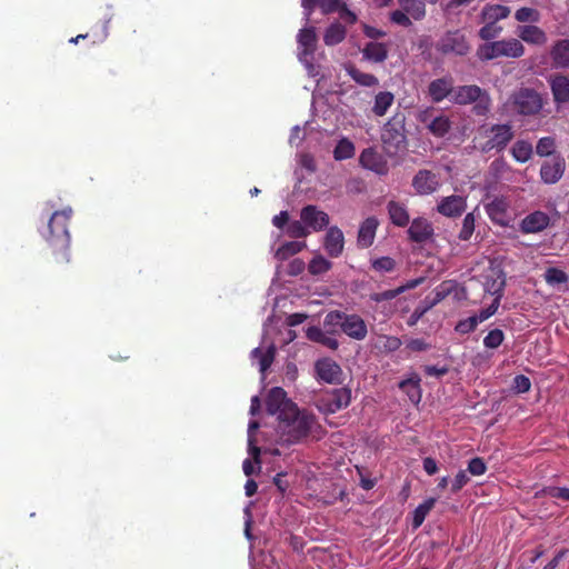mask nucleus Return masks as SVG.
Masks as SVG:
<instances>
[{
  "label": "nucleus",
  "instance_id": "obj_23",
  "mask_svg": "<svg viewBox=\"0 0 569 569\" xmlns=\"http://www.w3.org/2000/svg\"><path fill=\"white\" fill-rule=\"evenodd\" d=\"M550 224V216L543 211H533L520 222V230L525 233H537Z\"/></svg>",
  "mask_w": 569,
  "mask_h": 569
},
{
  "label": "nucleus",
  "instance_id": "obj_38",
  "mask_svg": "<svg viewBox=\"0 0 569 569\" xmlns=\"http://www.w3.org/2000/svg\"><path fill=\"white\" fill-rule=\"evenodd\" d=\"M346 34V28L342 24L335 22L326 29L323 41L327 46H335L342 42Z\"/></svg>",
  "mask_w": 569,
  "mask_h": 569
},
{
  "label": "nucleus",
  "instance_id": "obj_35",
  "mask_svg": "<svg viewBox=\"0 0 569 569\" xmlns=\"http://www.w3.org/2000/svg\"><path fill=\"white\" fill-rule=\"evenodd\" d=\"M398 3L413 20H421L426 16L423 0H398Z\"/></svg>",
  "mask_w": 569,
  "mask_h": 569
},
{
  "label": "nucleus",
  "instance_id": "obj_1",
  "mask_svg": "<svg viewBox=\"0 0 569 569\" xmlns=\"http://www.w3.org/2000/svg\"><path fill=\"white\" fill-rule=\"evenodd\" d=\"M272 224L290 238H305L311 231H320L329 224V216L316 206H306L300 211V220H290L288 211L272 218Z\"/></svg>",
  "mask_w": 569,
  "mask_h": 569
},
{
  "label": "nucleus",
  "instance_id": "obj_63",
  "mask_svg": "<svg viewBox=\"0 0 569 569\" xmlns=\"http://www.w3.org/2000/svg\"><path fill=\"white\" fill-rule=\"evenodd\" d=\"M423 371L427 376L430 377H441L448 373L447 367H437V366H425Z\"/></svg>",
  "mask_w": 569,
  "mask_h": 569
},
{
  "label": "nucleus",
  "instance_id": "obj_28",
  "mask_svg": "<svg viewBox=\"0 0 569 569\" xmlns=\"http://www.w3.org/2000/svg\"><path fill=\"white\" fill-rule=\"evenodd\" d=\"M421 378L418 373L412 372L407 379L401 380L398 383L400 390L406 392L409 399L418 403L421 399V388H420Z\"/></svg>",
  "mask_w": 569,
  "mask_h": 569
},
{
  "label": "nucleus",
  "instance_id": "obj_64",
  "mask_svg": "<svg viewBox=\"0 0 569 569\" xmlns=\"http://www.w3.org/2000/svg\"><path fill=\"white\" fill-rule=\"evenodd\" d=\"M568 550L562 549L556 553V556L542 568V569H557L560 561L567 555Z\"/></svg>",
  "mask_w": 569,
  "mask_h": 569
},
{
  "label": "nucleus",
  "instance_id": "obj_6",
  "mask_svg": "<svg viewBox=\"0 0 569 569\" xmlns=\"http://www.w3.org/2000/svg\"><path fill=\"white\" fill-rule=\"evenodd\" d=\"M298 59L305 66L309 77L319 76V67L313 63L315 52L317 49L316 28L306 24L297 34Z\"/></svg>",
  "mask_w": 569,
  "mask_h": 569
},
{
  "label": "nucleus",
  "instance_id": "obj_51",
  "mask_svg": "<svg viewBox=\"0 0 569 569\" xmlns=\"http://www.w3.org/2000/svg\"><path fill=\"white\" fill-rule=\"evenodd\" d=\"M475 221H476L475 211L466 214V217L463 218V221H462V228L459 232L460 239L468 240L472 236L473 230H475Z\"/></svg>",
  "mask_w": 569,
  "mask_h": 569
},
{
  "label": "nucleus",
  "instance_id": "obj_59",
  "mask_svg": "<svg viewBox=\"0 0 569 569\" xmlns=\"http://www.w3.org/2000/svg\"><path fill=\"white\" fill-rule=\"evenodd\" d=\"M469 482V477L467 476L466 471L465 470H460L452 483H451V491L453 493H457L458 491H460L467 483Z\"/></svg>",
  "mask_w": 569,
  "mask_h": 569
},
{
  "label": "nucleus",
  "instance_id": "obj_8",
  "mask_svg": "<svg viewBox=\"0 0 569 569\" xmlns=\"http://www.w3.org/2000/svg\"><path fill=\"white\" fill-rule=\"evenodd\" d=\"M71 216L72 209L70 207H66L60 211H54L51 214L48 226L50 230L49 242L51 246L68 247L70 244V234L67 224Z\"/></svg>",
  "mask_w": 569,
  "mask_h": 569
},
{
  "label": "nucleus",
  "instance_id": "obj_17",
  "mask_svg": "<svg viewBox=\"0 0 569 569\" xmlns=\"http://www.w3.org/2000/svg\"><path fill=\"white\" fill-rule=\"evenodd\" d=\"M565 169L566 162L561 157L545 161L540 168L541 180L547 184H553L562 178Z\"/></svg>",
  "mask_w": 569,
  "mask_h": 569
},
{
  "label": "nucleus",
  "instance_id": "obj_22",
  "mask_svg": "<svg viewBox=\"0 0 569 569\" xmlns=\"http://www.w3.org/2000/svg\"><path fill=\"white\" fill-rule=\"evenodd\" d=\"M509 201L505 197H495L490 202H488L485 208L488 217L492 222L506 226L508 224V209Z\"/></svg>",
  "mask_w": 569,
  "mask_h": 569
},
{
  "label": "nucleus",
  "instance_id": "obj_16",
  "mask_svg": "<svg viewBox=\"0 0 569 569\" xmlns=\"http://www.w3.org/2000/svg\"><path fill=\"white\" fill-rule=\"evenodd\" d=\"M430 111L423 110L419 113V121L427 123V128L435 137H445L451 129L452 122L446 114H439L433 119L429 120Z\"/></svg>",
  "mask_w": 569,
  "mask_h": 569
},
{
  "label": "nucleus",
  "instance_id": "obj_42",
  "mask_svg": "<svg viewBox=\"0 0 569 569\" xmlns=\"http://www.w3.org/2000/svg\"><path fill=\"white\" fill-rule=\"evenodd\" d=\"M543 279L547 282V284L551 287H557L560 284H567L569 281V276L559 268L549 267L546 269L543 273Z\"/></svg>",
  "mask_w": 569,
  "mask_h": 569
},
{
  "label": "nucleus",
  "instance_id": "obj_14",
  "mask_svg": "<svg viewBox=\"0 0 569 569\" xmlns=\"http://www.w3.org/2000/svg\"><path fill=\"white\" fill-rule=\"evenodd\" d=\"M317 379L327 383H339L342 376L340 366L330 358L319 359L315 365Z\"/></svg>",
  "mask_w": 569,
  "mask_h": 569
},
{
  "label": "nucleus",
  "instance_id": "obj_4",
  "mask_svg": "<svg viewBox=\"0 0 569 569\" xmlns=\"http://www.w3.org/2000/svg\"><path fill=\"white\" fill-rule=\"evenodd\" d=\"M525 46L519 39L503 38L479 46L477 56L480 60L489 61L498 58L517 59L525 54Z\"/></svg>",
  "mask_w": 569,
  "mask_h": 569
},
{
  "label": "nucleus",
  "instance_id": "obj_20",
  "mask_svg": "<svg viewBox=\"0 0 569 569\" xmlns=\"http://www.w3.org/2000/svg\"><path fill=\"white\" fill-rule=\"evenodd\" d=\"M519 40L531 46H545L548 41L547 33L536 24H520L516 29Z\"/></svg>",
  "mask_w": 569,
  "mask_h": 569
},
{
  "label": "nucleus",
  "instance_id": "obj_54",
  "mask_svg": "<svg viewBox=\"0 0 569 569\" xmlns=\"http://www.w3.org/2000/svg\"><path fill=\"white\" fill-rule=\"evenodd\" d=\"M411 19L412 18L402 8L392 11L390 14V20L393 23L399 24L401 27H406V28H408L412 24Z\"/></svg>",
  "mask_w": 569,
  "mask_h": 569
},
{
  "label": "nucleus",
  "instance_id": "obj_37",
  "mask_svg": "<svg viewBox=\"0 0 569 569\" xmlns=\"http://www.w3.org/2000/svg\"><path fill=\"white\" fill-rule=\"evenodd\" d=\"M532 152V144L527 140H517L511 148L513 159L520 163L529 161Z\"/></svg>",
  "mask_w": 569,
  "mask_h": 569
},
{
  "label": "nucleus",
  "instance_id": "obj_33",
  "mask_svg": "<svg viewBox=\"0 0 569 569\" xmlns=\"http://www.w3.org/2000/svg\"><path fill=\"white\" fill-rule=\"evenodd\" d=\"M307 337L309 340L313 342H318L331 350H337L339 348V342L336 338L328 336L322 329L319 327H310L307 330Z\"/></svg>",
  "mask_w": 569,
  "mask_h": 569
},
{
  "label": "nucleus",
  "instance_id": "obj_25",
  "mask_svg": "<svg viewBox=\"0 0 569 569\" xmlns=\"http://www.w3.org/2000/svg\"><path fill=\"white\" fill-rule=\"evenodd\" d=\"M378 226L379 221L375 217H369L361 222L358 231V244L360 247L368 248L373 244Z\"/></svg>",
  "mask_w": 569,
  "mask_h": 569
},
{
  "label": "nucleus",
  "instance_id": "obj_57",
  "mask_svg": "<svg viewBox=\"0 0 569 569\" xmlns=\"http://www.w3.org/2000/svg\"><path fill=\"white\" fill-rule=\"evenodd\" d=\"M543 492L551 498L569 501V488L546 487Z\"/></svg>",
  "mask_w": 569,
  "mask_h": 569
},
{
  "label": "nucleus",
  "instance_id": "obj_29",
  "mask_svg": "<svg viewBox=\"0 0 569 569\" xmlns=\"http://www.w3.org/2000/svg\"><path fill=\"white\" fill-rule=\"evenodd\" d=\"M510 14V8L502 4H486L480 13L481 21H488L497 23L500 20L508 18Z\"/></svg>",
  "mask_w": 569,
  "mask_h": 569
},
{
  "label": "nucleus",
  "instance_id": "obj_32",
  "mask_svg": "<svg viewBox=\"0 0 569 569\" xmlns=\"http://www.w3.org/2000/svg\"><path fill=\"white\" fill-rule=\"evenodd\" d=\"M552 62L558 68L569 67V40H559L551 49Z\"/></svg>",
  "mask_w": 569,
  "mask_h": 569
},
{
  "label": "nucleus",
  "instance_id": "obj_2",
  "mask_svg": "<svg viewBox=\"0 0 569 569\" xmlns=\"http://www.w3.org/2000/svg\"><path fill=\"white\" fill-rule=\"evenodd\" d=\"M316 425L315 415L297 407L279 420L280 439L287 445L300 443L309 437Z\"/></svg>",
  "mask_w": 569,
  "mask_h": 569
},
{
  "label": "nucleus",
  "instance_id": "obj_34",
  "mask_svg": "<svg viewBox=\"0 0 569 569\" xmlns=\"http://www.w3.org/2000/svg\"><path fill=\"white\" fill-rule=\"evenodd\" d=\"M363 58L373 61L382 62L387 59L388 50L383 43L369 42L362 50Z\"/></svg>",
  "mask_w": 569,
  "mask_h": 569
},
{
  "label": "nucleus",
  "instance_id": "obj_56",
  "mask_svg": "<svg viewBox=\"0 0 569 569\" xmlns=\"http://www.w3.org/2000/svg\"><path fill=\"white\" fill-rule=\"evenodd\" d=\"M512 388L518 393L528 392L531 388L530 379L525 375H517L513 378Z\"/></svg>",
  "mask_w": 569,
  "mask_h": 569
},
{
  "label": "nucleus",
  "instance_id": "obj_58",
  "mask_svg": "<svg viewBox=\"0 0 569 569\" xmlns=\"http://www.w3.org/2000/svg\"><path fill=\"white\" fill-rule=\"evenodd\" d=\"M487 467L482 458H472L468 463V471L472 476H481L486 472Z\"/></svg>",
  "mask_w": 569,
  "mask_h": 569
},
{
  "label": "nucleus",
  "instance_id": "obj_39",
  "mask_svg": "<svg viewBox=\"0 0 569 569\" xmlns=\"http://www.w3.org/2000/svg\"><path fill=\"white\" fill-rule=\"evenodd\" d=\"M436 501V498H428L415 509L412 518L413 529H418L423 523L426 517L435 507Z\"/></svg>",
  "mask_w": 569,
  "mask_h": 569
},
{
  "label": "nucleus",
  "instance_id": "obj_52",
  "mask_svg": "<svg viewBox=\"0 0 569 569\" xmlns=\"http://www.w3.org/2000/svg\"><path fill=\"white\" fill-rule=\"evenodd\" d=\"M499 306V300L492 299V302L487 308H483L478 313L472 315V318L477 320V326L492 317L498 311Z\"/></svg>",
  "mask_w": 569,
  "mask_h": 569
},
{
  "label": "nucleus",
  "instance_id": "obj_11",
  "mask_svg": "<svg viewBox=\"0 0 569 569\" xmlns=\"http://www.w3.org/2000/svg\"><path fill=\"white\" fill-rule=\"evenodd\" d=\"M267 411L270 415H277L280 420L282 417L286 418L289 411L291 412L297 405L287 397V392L280 388H272L266 400Z\"/></svg>",
  "mask_w": 569,
  "mask_h": 569
},
{
  "label": "nucleus",
  "instance_id": "obj_26",
  "mask_svg": "<svg viewBox=\"0 0 569 569\" xmlns=\"http://www.w3.org/2000/svg\"><path fill=\"white\" fill-rule=\"evenodd\" d=\"M423 278L420 277V278H417V279H412V280H409L407 281L405 284L396 288V289H392V290H386V291H382V292H375L370 296V299L375 302H382V301H388V300H392L395 299L397 296L401 295L402 292L409 290V289H413L416 287H418L420 283L423 282Z\"/></svg>",
  "mask_w": 569,
  "mask_h": 569
},
{
  "label": "nucleus",
  "instance_id": "obj_13",
  "mask_svg": "<svg viewBox=\"0 0 569 569\" xmlns=\"http://www.w3.org/2000/svg\"><path fill=\"white\" fill-rule=\"evenodd\" d=\"M438 49L443 53L465 56L469 52L470 47L465 34L459 31H455L446 33L440 39Z\"/></svg>",
  "mask_w": 569,
  "mask_h": 569
},
{
  "label": "nucleus",
  "instance_id": "obj_49",
  "mask_svg": "<svg viewBox=\"0 0 569 569\" xmlns=\"http://www.w3.org/2000/svg\"><path fill=\"white\" fill-rule=\"evenodd\" d=\"M556 150V141L552 137H543L539 139L536 146V152L540 157H547Z\"/></svg>",
  "mask_w": 569,
  "mask_h": 569
},
{
  "label": "nucleus",
  "instance_id": "obj_48",
  "mask_svg": "<svg viewBox=\"0 0 569 569\" xmlns=\"http://www.w3.org/2000/svg\"><path fill=\"white\" fill-rule=\"evenodd\" d=\"M482 22L485 26L479 30V37L488 42H490L489 40L496 39L503 30L502 27L497 23L488 21Z\"/></svg>",
  "mask_w": 569,
  "mask_h": 569
},
{
  "label": "nucleus",
  "instance_id": "obj_5",
  "mask_svg": "<svg viewBox=\"0 0 569 569\" xmlns=\"http://www.w3.org/2000/svg\"><path fill=\"white\" fill-rule=\"evenodd\" d=\"M451 102L460 106L475 103L473 111L478 116L487 114L491 108L489 93L476 84L453 87Z\"/></svg>",
  "mask_w": 569,
  "mask_h": 569
},
{
  "label": "nucleus",
  "instance_id": "obj_40",
  "mask_svg": "<svg viewBox=\"0 0 569 569\" xmlns=\"http://www.w3.org/2000/svg\"><path fill=\"white\" fill-rule=\"evenodd\" d=\"M276 356L274 346H270L266 351H262L260 348H254L251 351V357L257 359L259 358L260 371L264 373L272 365Z\"/></svg>",
  "mask_w": 569,
  "mask_h": 569
},
{
  "label": "nucleus",
  "instance_id": "obj_43",
  "mask_svg": "<svg viewBox=\"0 0 569 569\" xmlns=\"http://www.w3.org/2000/svg\"><path fill=\"white\" fill-rule=\"evenodd\" d=\"M343 243V232L338 227L329 228L325 238L326 249H342Z\"/></svg>",
  "mask_w": 569,
  "mask_h": 569
},
{
  "label": "nucleus",
  "instance_id": "obj_18",
  "mask_svg": "<svg viewBox=\"0 0 569 569\" xmlns=\"http://www.w3.org/2000/svg\"><path fill=\"white\" fill-rule=\"evenodd\" d=\"M467 207L466 198L462 196H448L439 200L437 204V211L449 218L459 217Z\"/></svg>",
  "mask_w": 569,
  "mask_h": 569
},
{
  "label": "nucleus",
  "instance_id": "obj_36",
  "mask_svg": "<svg viewBox=\"0 0 569 569\" xmlns=\"http://www.w3.org/2000/svg\"><path fill=\"white\" fill-rule=\"evenodd\" d=\"M346 71L351 79L360 86L376 87L379 83L378 79L373 74L362 72L352 64L346 66Z\"/></svg>",
  "mask_w": 569,
  "mask_h": 569
},
{
  "label": "nucleus",
  "instance_id": "obj_27",
  "mask_svg": "<svg viewBox=\"0 0 569 569\" xmlns=\"http://www.w3.org/2000/svg\"><path fill=\"white\" fill-rule=\"evenodd\" d=\"M408 232L412 240L422 242L432 236L433 228L428 220L423 218H417L411 222Z\"/></svg>",
  "mask_w": 569,
  "mask_h": 569
},
{
  "label": "nucleus",
  "instance_id": "obj_19",
  "mask_svg": "<svg viewBox=\"0 0 569 569\" xmlns=\"http://www.w3.org/2000/svg\"><path fill=\"white\" fill-rule=\"evenodd\" d=\"M412 187L419 194H430L439 189L440 182L436 173L420 170L412 179Z\"/></svg>",
  "mask_w": 569,
  "mask_h": 569
},
{
  "label": "nucleus",
  "instance_id": "obj_47",
  "mask_svg": "<svg viewBox=\"0 0 569 569\" xmlns=\"http://www.w3.org/2000/svg\"><path fill=\"white\" fill-rule=\"evenodd\" d=\"M505 340V333L501 329H492L488 332V335L483 338V346L487 349H497L502 345Z\"/></svg>",
  "mask_w": 569,
  "mask_h": 569
},
{
  "label": "nucleus",
  "instance_id": "obj_12",
  "mask_svg": "<svg viewBox=\"0 0 569 569\" xmlns=\"http://www.w3.org/2000/svg\"><path fill=\"white\" fill-rule=\"evenodd\" d=\"M488 140L482 146V151L492 149L502 150L513 138V131L510 124H495L485 130Z\"/></svg>",
  "mask_w": 569,
  "mask_h": 569
},
{
  "label": "nucleus",
  "instance_id": "obj_61",
  "mask_svg": "<svg viewBox=\"0 0 569 569\" xmlns=\"http://www.w3.org/2000/svg\"><path fill=\"white\" fill-rule=\"evenodd\" d=\"M430 345L427 343L423 339H411L408 341L407 343V349H409L410 351H413V352H421V351H427L430 349Z\"/></svg>",
  "mask_w": 569,
  "mask_h": 569
},
{
  "label": "nucleus",
  "instance_id": "obj_7",
  "mask_svg": "<svg viewBox=\"0 0 569 569\" xmlns=\"http://www.w3.org/2000/svg\"><path fill=\"white\" fill-rule=\"evenodd\" d=\"M381 140L387 154L396 156L406 149L405 123L402 118H392L381 133Z\"/></svg>",
  "mask_w": 569,
  "mask_h": 569
},
{
  "label": "nucleus",
  "instance_id": "obj_10",
  "mask_svg": "<svg viewBox=\"0 0 569 569\" xmlns=\"http://www.w3.org/2000/svg\"><path fill=\"white\" fill-rule=\"evenodd\" d=\"M350 402V389L337 388L323 392L317 400V407L323 413H336L341 409L347 408Z\"/></svg>",
  "mask_w": 569,
  "mask_h": 569
},
{
  "label": "nucleus",
  "instance_id": "obj_53",
  "mask_svg": "<svg viewBox=\"0 0 569 569\" xmlns=\"http://www.w3.org/2000/svg\"><path fill=\"white\" fill-rule=\"evenodd\" d=\"M477 320L472 316L459 320L455 326V331L459 335H468L473 332L477 328Z\"/></svg>",
  "mask_w": 569,
  "mask_h": 569
},
{
  "label": "nucleus",
  "instance_id": "obj_9",
  "mask_svg": "<svg viewBox=\"0 0 569 569\" xmlns=\"http://www.w3.org/2000/svg\"><path fill=\"white\" fill-rule=\"evenodd\" d=\"M515 111L523 116L537 114L542 109V99L536 91L522 88L510 97Z\"/></svg>",
  "mask_w": 569,
  "mask_h": 569
},
{
  "label": "nucleus",
  "instance_id": "obj_45",
  "mask_svg": "<svg viewBox=\"0 0 569 569\" xmlns=\"http://www.w3.org/2000/svg\"><path fill=\"white\" fill-rule=\"evenodd\" d=\"M515 18L518 22L535 24L540 21V13L533 8L522 7L516 11Z\"/></svg>",
  "mask_w": 569,
  "mask_h": 569
},
{
  "label": "nucleus",
  "instance_id": "obj_62",
  "mask_svg": "<svg viewBox=\"0 0 569 569\" xmlns=\"http://www.w3.org/2000/svg\"><path fill=\"white\" fill-rule=\"evenodd\" d=\"M383 339L385 340L382 347L386 351L389 352L398 350L402 345L400 338L395 336H386Z\"/></svg>",
  "mask_w": 569,
  "mask_h": 569
},
{
  "label": "nucleus",
  "instance_id": "obj_3",
  "mask_svg": "<svg viewBox=\"0 0 569 569\" xmlns=\"http://www.w3.org/2000/svg\"><path fill=\"white\" fill-rule=\"evenodd\" d=\"M323 325L329 328L338 327L349 338L358 341L366 339L368 335L367 323L357 313L332 310L326 315Z\"/></svg>",
  "mask_w": 569,
  "mask_h": 569
},
{
  "label": "nucleus",
  "instance_id": "obj_55",
  "mask_svg": "<svg viewBox=\"0 0 569 569\" xmlns=\"http://www.w3.org/2000/svg\"><path fill=\"white\" fill-rule=\"evenodd\" d=\"M343 3V0H320L319 8L323 14H329L335 11H340Z\"/></svg>",
  "mask_w": 569,
  "mask_h": 569
},
{
  "label": "nucleus",
  "instance_id": "obj_41",
  "mask_svg": "<svg viewBox=\"0 0 569 569\" xmlns=\"http://www.w3.org/2000/svg\"><path fill=\"white\" fill-rule=\"evenodd\" d=\"M395 97L391 92H379L375 98L372 111L376 116L382 117L393 103Z\"/></svg>",
  "mask_w": 569,
  "mask_h": 569
},
{
  "label": "nucleus",
  "instance_id": "obj_30",
  "mask_svg": "<svg viewBox=\"0 0 569 569\" xmlns=\"http://www.w3.org/2000/svg\"><path fill=\"white\" fill-rule=\"evenodd\" d=\"M550 86L556 102L569 101V77L556 76L551 79Z\"/></svg>",
  "mask_w": 569,
  "mask_h": 569
},
{
  "label": "nucleus",
  "instance_id": "obj_21",
  "mask_svg": "<svg viewBox=\"0 0 569 569\" xmlns=\"http://www.w3.org/2000/svg\"><path fill=\"white\" fill-rule=\"evenodd\" d=\"M453 92V80L451 77H443L432 80L428 86V94L430 99L438 103L449 98L451 101Z\"/></svg>",
  "mask_w": 569,
  "mask_h": 569
},
{
  "label": "nucleus",
  "instance_id": "obj_24",
  "mask_svg": "<svg viewBox=\"0 0 569 569\" xmlns=\"http://www.w3.org/2000/svg\"><path fill=\"white\" fill-rule=\"evenodd\" d=\"M505 287L506 277L501 270H491V272L486 276L483 291L485 293L492 296L493 299H498L499 302L503 297Z\"/></svg>",
  "mask_w": 569,
  "mask_h": 569
},
{
  "label": "nucleus",
  "instance_id": "obj_44",
  "mask_svg": "<svg viewBox=\"0 0 569 569\" xmlns=\"http://www.w3.org/2000/svg\"><path fill=\"white\" fill-rule=\"evenodd\" d=\"M355 156V144L347 138H342L333 150V158L338 161L350 159Z\"/></svg>",
  "mask_w": 569,
  "mask_h": 569
},
{
  "label": "nucleus",
  "instance_id": "obj_60",
  "mask_svg": "<svg viewBox=\"0 0 569 569\" xmlns=\"http://www.w3.org/2000/svg\"><path fill=\"white\" fill-rule=\"evenodd\" d=\"M299 164L301 168H305L308 172H315L317 169L315 159L309 153H301L299 156Z\"/></svg>",
  "mask_w": 569,
  "mask_h": 569
},
{
  "label": "nucleus",
  "instance_id": "obj_46",
  "mask_svg": "<svg viewBox=\"0 0 569 569\" xmlns=\"http://www.w3.org/2000/svg\"><path fill=\"white\" fill-rule=\"evenodd\" d=\"M331 268V262L322 256H316L308 266V270L311 274L318 276L327 272Z\"/></svg>",
  "mask_w": 569,
  "mask_h": 569
},
{
  "label": "nucleus",
  "instance_id": "obj_31",
  "mask_svg": "<svg viewBox=\"0 0 569 569\" xmlns=\"http://www.w3.org/2000/svg\"><path fill=\"white\" fill-rule=\"evenodd\" d=\"M389 218L391 222L399 227L408 224L410 217L403 203L397 201H389L387 204Z\"/></svg>",
  "mask_w": 569,
  "mask_h": 569
},
{
  "label": "nucleus",
  "instance_id": "obj_15",
  "mask_svg": "<svg viewBox=\"0 0 569 569\" xmlns=\"http://www.w3.org/2000/svg\"><path fill=\"white\" fill-rule=\"evenodd\" d=\"M360 164L377 174L385 176L389 171L386 158L373 148L365 149L359 157Z\"/></svg>",
  "mask_w": 569,
  "mask_h": 569
},
{
  "label": "nucleus",
  "instance_id": "obj_50",
  "mask_svg": "<svg viewBox=\"0 0 569 569\" xmlns=\"http://www.w3.org/2000/svg\"><path fill=\"white\" fill-rule=\"evenodd\" d=\"M371 267L379 273L390 272L396 267V261L390 257H380L371 260Z\"/></svg>",
  "mask_w": 569,
  "mask_h": 569
}]
</instances>
